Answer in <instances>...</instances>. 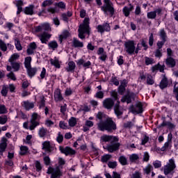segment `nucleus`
<instances>
[{
  "label": "nucleus",
  "mask_w": 178,
  "mask_h": 178,
  "mask_svg": "<svg viewBox=\"0 0 178 178\" xmlns=\"http://www.w3.org/2000/svg\"><path fill=\"white\" fill-rule=\"evenodd\" d=\"M159 35L161 41L157 42L156 43L157 49L162 50V48H163V45H165V42L168 41V35L166 34V31H165V29H161L159 31Z\"/></svg>",
  "instance_id": "7ed1b4c3"
},
{
  "label": "nucleus",
  "mask_w": 178,
  "mask_h": 178,
  "mask_svg": "<svg viewBox=\"0 0 178 178\" xmlns=\"http://www.w3.org/2000/svg\"><path fill=\"white\" fill-rule=\"evenodd\" d=\"M47 12L49 13H51L52 15H55V13H59V10L56 8L50 7L47 8Z\"/></svg>",
  "instance_id": "09e8293b"
},
{
  "label": "nucleus",
  "mask_w": 178,
  "mask_h": 178,
  "mask_svg": "<svg viewBox=\"0 0 178 178\" xmlns=\"http://www.w3.org/2000/svg\"><path fill=\"white\" fill-rule=\"evenodd\" d=\"M170 144H172V142H169L167 140V142H165L164 143V145L161 148V151H162L163 152L166 151V149H168V148H169Z\"/></svg>",
  "instance_id": "0e129e2a"
},
{
  "label": "nucleus",
  "mask_w": 178,
  "mask_h": 178,
  "mask_svg": "<svg viewBox=\"0 0 178 178\" xmlns=\"http://www.w3.org/2000/svg\"><path fill=\"white\" fill-rule=\"evenodd\" d=\"M8 92H9V86L3 85L2 89L1 90V94L2 97H8Z\"/></svg>",
  "instance_id": "2f4dec72"
},
{
  "label": "nucleus",
  "mask_w": 178,
  "mask_h": 178,
  "mask_svg": "<svg viewBox=\"0 0 178 178\" xmlns=\"http://www.w3.org/2000/svg\"><path fill=\"white\" fill-rule=\"evenodd\" d=\"M8 113V108L5 104H0V115H5Z\"/></svg>",
  "instance_id": "37998d69"
},
{
  "label": "nucleus",
  "mask_w": 178,
  "mask_h": 178,
  "mask_svg": "<svg viewBox=\"0 0 178 178\" xmlns=\"http://www.w3.org/2000/svg\"><path fill=\"white\" fill-rule=\"evenodd\" d=\"M48 47L49 49H52L53 51H55L59 45L58 44V42L56 40H52L48 43Z\"/></svg>",
  "instance_id": "473e14b6"
},
{
  "label": "nucleus",
  "mask_w": 178,
  "mask_h": 178,
  "mask_svg": "<svg viewBox=\"0 0 178 178\" xmlns=\"http://www.w3.org/2000/svg\"><path fill=\"white\" fill-rule=\"evenodd\" d=\"M170 164L168 165H165L164 167V175L168 176L170 172H173L176 169V164H175V160L170 159Z\"/></svg>",
  "instance_id": "9d476101"
},
{
  "label": "nucleus",
  "mask_w": 178,
  "mask_h": 178,
  "mask_svg": "<svg viewBox=\"0 0 178 178\" xmlns=\"http://www.w3.org/2000/svg\"><path fill=\"white\" fill-rule=\"evenodd\" d=\"M35 49H37V43L35 42H31L26 49L27 55H34Z\"/></svg>",
  "instance_id": "a211bd4d"
},
{
  "label": "nucleus",
  "mask_w": 178,
  "mask_h": 178,
  "mask_svg": "<svg viewBox=\"0 0 178 178\" xmlns=\"http://www.w3.org/2000/svg\"><path fill=\"white\" fill-rule=\"evenodd\" d=\"M42 149L45 151V152H47V154H51V152H54L55 149H56V147L55 146V144L51 143V142L46 140L42 143Z\"/></svg>",
  "instance_id": "0eeeda50"
},
{
  "label": "nucleus",
  "mask_w": 178,
  "mask_h": 178,
  "mask_svg": "<svg viewBox=\"0 0 178 178\" xmlns=\"http://www.w3.org/2000/svg\"><path fill=\"white\" fill-rule=\"evenodd\" d=\"M72 44L74 48H83V47H84V43L80 42V40H77L76 38H73Z\"/></svg>",
  "instance_id": "cd10ccee"
},
{
  "label": "nucleus",
  "mask_w": 178,
  "mask_h": 178,
  "mask_svg": "<svg viewBox=\"0 0 178 178\" xmlns=\"http://www.w3.org/2000/svg\"><path fill=\"white\" fill-rule=\"evenodd\" d=\"M23 1L22 0H18L17 1V4H16V6H17V15H20V13H22V12H24L23 10Z\"/></svg>",
  "instance_id": "c756f323"
},
{
  "label": "nucleus",
  "mask_w": 178,
  "mask_h": 178,
  "mask_svg": "<svg viewBox=\"0 0 178 178\" xmlns=\"http://www.w3.org/2000/svg\"><path fill=\"white\" fill-rule=\"evenodd\" d=\"M113 136L109 135H104L100 138V143L101 144H104L103 143H109V141H113Z\"/></svg>",
  "instance_id": "393cba45"
},
{
  "label": "nucleus",
  "mask_w": 178,
  "mask_h": 178,
  "mask_svg": "<svg viewBox=\"0 0 178 178\" xmlns=\"http://www.w3.org/2000/svg\"><path fill=\"white\" fill-rule=\"evenodd\" d=\"M78 37L79 38H80L81 40H85L86 39V35L84 34H90V31H88V32L86 31V30L83 29H78Z\"/></svg>",
  "instance_id": "bb28decb"
},
{
  "label": "nucleus",
  "mask_w": 178,
  "mask_h": 178,
  "mask_svg": "<svg viewBox=\"0 0 178 178\" xmlns=\"http://www.w3.org/2000/svg\"><path fill=\"white\" fill-rule=\"evenodd\" d=\"M129 84V81L126 79L120 81V84L118 88V92L120 95H124V92H126V88Z\"/></svg>",
  "instance_id": "1a4fd4ad"
},
{
  "label": "nucleus",
  "mask_w": 178,
  "mask_h": 178,
  "mask_svg": "<svg viewBox=\"0 0 178 178\" xmlns=\"http://www.w3.org/2000/svg\"><path fill=\"white\" fill-rule=\"evenodd\" d=\"M96 29L97 30V33L104 34L105 31L106 33H109V31H111V25L108 22H104L102 24H99Z\"/></svg>",
  "instance_id": "6e6552de"
},
{
  "label": "nucleus",
  "mask_w": 178,
  "mask_h": 178,
  "mask_svg": "<svg viewBox=\"0 0 178 178\" xmlns=\"http://www.w3.org/2000/svg\"><path fill=\"white\" fill-rule=\"evenodd\" d=\"M138 155H137L136 154H133L129 156V161L131 163L136 162V161H138Z\"/></svg>",
  "instance_id": "13d9d810"
},
{
  "label": "nucleus",
  "mask_w": 178,
  "mask_h": 178,
  "mask_svg": "<svg viewBox=\"0 0 178 178\" xmlns=\"http://www.w3.org/2000/svg\"><path fill=\"white\" fill-rule=\"evenodd\" d=\"M52 3H53L52 0H45L42 2V7L47 8V6H51Z\"/></svg>",
  "instance_id": "864d4df0"
},
{
  "label": "nucleus",
  "mask_w": 178,
  "mask_h": 178,
  "mask_svg": "<svg viewBox=\"0 0 178 178\" xmlns=\"http://www.w3.org/2000/svg\"><path fill=\"white\" fill-rule=\"evenodd\" d=\"M56 6L60 9H66V3H65L63 1H59L58 3H56Z\"/></svg>",
  "instance_id": "6e6d98bb"
},
{
  "label": "nucleus",
  "mask_w": 178,
  "mask_h": 178,
  "mask_svg": "<svg viewBox=\"0 0 178 178\" xmlns=\"http://www.w3.org/2000/svg\"><path fill=\"white\" fill-rule=\"evenodd\" d=\"M153 166L154 169H159L162 166V162L159 160H156L153 162Z\"/></svg>",
  "instance_id": "8fccbe9b"
},
{
  "label": "nucleus",
  "mask_w": 178,
  "mask_h": 178,
  "mask_svg": "<svg viewBox=\"0 0 178 178\" xmlns=\"http://www.w3.org/2000/svg\"><path fill=\"white\" fill-rule=\"evenodd\" d=\"M59 149L61 154H65L66 156H69V155H76V150L73 149L69 146H66L65 147H63V146H60Z\"/></svg>",
  "instance_id": "9b49d317"
},
{
  "label": "nucleus",
  "mask_w": 178,
  "mask_h": 178,
  "mask_svg": "<svg viewBox=\"0 0 178 178\" xmlns=\"http://www.w3.org/2000/svg\"><path fill=\"white\" fill-rule=\"evenodd\" d=\"M54 101L55 102H62L64 98L62 95V91L60 89L57 88L54 92Z\"/></svg>",
  "instance_id": "dca6fc26"
},
{
  "label": "nucleus",
  "mask_w": 178,
  "mask_h": 178,
  "mask_svg": "<svg viewBox=\"0 0 178 178\" xmlns=\"http://www.w3.org/2000/svg\"><path fill=\"white\" fill-rule=\"evenodd\" d=\"M135 97L136 93L134 92H131L130 95L126 94L122 97L121 102L123 104H124V102H127V104H131L132 99H134Z\"/></svg>",
  "instance_id": "4468645a"
},
{
  "label": "nucleus",
  "mask_w": 178,
  "mask_h": 178,
  "mask_svg": "<svg viewBox=\"0 0 178 178\" xmlns=\"http://www.w3.org/2000/svg\"><path fill=\"white\" fill-rule=\"evenodd\" d=\"M162 120H163V122L160 125H159L157 127V129H161V127H165L168 126V129L170 130H172V129H175V127H176V126L173 123H172L170 122H165V117L162 118Z\"/></svg>",
  "instance_id": "6ab92c4d"
},
{
  "label": "nucleus",
  "mask_w": 178,
  "mask_h": 178,
  "mask_svg": "<svg viewBox=\"0 0 178 178\" xmlns=\"http://www.w3.org/2000/svg\"><path fill=\"white\" fill-rule=\"evenodd\" d=\"M113 106H115V100H113V99L108 97V98H106L103 101V107L105 109H108V111H111V109H112Z\"/></svg>",
  "instance_id": "f8f14e48"
},
{
  "label": "nucleus",
  "mask_w": 178,
  "mask_h": 178,
  "mask_svg": "<svg viewBox=\"0 0 178 178\" xmlns=\"http://www.w3.org/2000/svg\"><path fill=\"white\" fill-rule=\"evenodd\" d=\"M104 5L101 7V10L104 12V15L109 13L110 17H113L115 15V7L113 3L111 0H104Z\"/></svg>",
  "instance_id": "f03ea898"
},
{
  "label": "nucleus",
  "mask_w": 178,
  "mask_h": 178,
  "mask_svg": "<svg viewBox=\"0 0 178 178\" xmlns=\"http://www.w3.org/2000/svg\"><path fill=\"white\" fill-rule=\"evenodd\" d=\"M118 141H119V139L116 136H114L113 140L111 141V144L106 146L107 151H108L111 154L113 152L118 151L120 147V143H116Z\"/></svg>",
  "instance_id": "20e7f679"
},
{
  "label": "nucleus",
  "mask_w": 178,
  "mask_h": 178,
  "mask_svg": "<svg viewBox=\"0 0 178 178\" xmlns=\"http://www.w3.org/2000/svg\"><path fill=\"white\" fill-rule=\"evenodd\" d=\"M147 19H156V12H155V11L149 12V13H147Z\"/></svg>",
  "instance_id": "de8ad7c7"
},
{
  "label": "nucleus",
  "mask_w": 178,
  "mask_h": 178,
  "mask_svg": "<svg viewBox=\"0 0 178 178\" xmlns=\"http://www.w3.org/2000/svg\"><path fill=\"white\" fill-rule=\"evenodd\" d=\"M98 129L100 130V131H108V133H111V131H113L114 130H116V123L113 122V120L111 118H108L104 121H101L98 125Z\"/></svg>",
  "instance_id": "f257e3e1"
},
{
  "label": "nucleus",
  "mask_w": 178,
  "mask_h": 178,
  "mask_svg": "<svg viewBox=\"0 0 178 178\" xmlns=\"http://www.w3.org/2000/svg\"><path fill=\"white\" fill-rule=\"evenodd\" d=\"M50 63L53 66L56 67V69H60V64L59 63V60L50 59Z\"/></svg>",
  "instance_id": "58836bf2"
},
{
  "label": "nucleus",
  "mask_w": 178,
  "mask_h": 178,
  "mask_svg": "<svg viewBox=\"0 0 178 178\" xmlns=\"http://www.w3.org/2000/svg\"><path fill=\"white\" fill-rule=\"evenodd\" d=\"M20 151L19 155H21V156H24V155H27V154L30 153V151H29V147L27 146H21Z\"/></svg>",
  "instance_id": "7c9ffc66"
},
{
  "label": "nucleus",
  "mask_w": 178,
  "mask_h": 178,
  "mask_svg": "<svg viewBox=\"0 0 178 178\" xmlns=\"http://www.w3.org/2000/svg\"><path fill=\"white\" fill-rule=\"evenodd\" d=\"M8 122V116L7 115H3L0 116V124H6Z\"/></svg>",
  "instance_id": "680f3d73"
},
{
  "label": "nucleus",
  "mask_w": 178,
  "mask_h": 178,
  "mask_svg": "<svg viewBox=\"0 0 178 178\" xmlns=\"http://www.w3.org/2000/svg\"><path fill=\"white\" fill-rule=\"evenodd\" d=\"M137 108L138 110L136 108ZM130 111L131 113H137V115H139V113H143L144 112V108H143V104L141 102L137 103L136 104V107L134 106H131Z\"/></svg>",
  "instance_id": "ddd939ff"
},
{
  "label": "nucleus",
  "mask_w": 178,
  "mask_h": 178,
  "mask_svg": "<svg viewBox=\"0 0 178 178\" xmlns=\"http://www.w3.org/2000/svg\"><path fill=\"white\" fill-rule=\"evenodd\" d=\"M68 124L70 127H74L77 124V120L74 117H71L68 120Z\"/></svg>",
  "instance_id": "c9c22d12"
},
{
  "label": "nucleus",
  "mask_w": 178,
  "mask_h": 178,
  "mask_svg": "<svg viewBox=\"0 0 178 178\" xmlns=\"http://www.w3.org/2000/svg\"><path fill=\"white\" fill-rule=\"evenodd\" d=\"M111 83H113V84H114V86H116L117 87L120 84L119 80H118V77H116L115 74H113L111 78Z\"/></svg>",
  "instance_id": "4d7b16f0"
},
{
  "label": "nucleus",
  "mask_w": 178,
  "mask_h": 178,
  "mask_svg": "<svg viewBox=\"0 0 178 178\" xmlns=\"http://www.w3.org/2000/svg\"><path fill=\"white\" fill-rule=\"evenodd\" d=\"M118 162L122 165L126 166V165H129V163H127V159L124 156H120L118 158Z\"/></svg>",
  "instance_id": "f704fd0d"
},
{
  "label": "nucleus",
  "mask_w": 178,
  "mask_h": 178,
  "mask_svg": "<svg viewBox=\"0 0 178 178\" xmlns=\"http://www.w3.org/2000/svg\"><path fill=\"white\" fill-rule=\"evenodd\" d=\"M35 168L36 172H41V170H42V165H41V163L39 161L35 162Z\"/></svg>",
  "instance_id": "49530a36"
},
{
  "label": "nucleus",
  "mask_w": 178,
  "mask_h": 178,
  "mask_svg": "<svg viewBox=\"0 0 178 178\" xmlns=\"http://www.w3.org/2000/svg\"><path fill=\"white\" fill-rule=\"evenodd\" d=\"M165 65L168 67L173 68L176 66V60L173 57H167Z\"/></svg>",
  "instance_id": "4be33fe9"
},
{
  "label": "nucleus",
  "mask_w": 178,
  "mask_h": 178,
  "mask_svg": "<svg viewBox=\"0 0 178 178\" xmlns=\"http://www.w3.org/2000/svg\"><path fill=\"white\" fill-rule=\"evenodd\" d=\"M24 66L26 69H29V67H31V56H28L25 58Z\"/></svg>",
  "instance_id": "e433bc0d"
},
{
  "label": "nucleus",
  "mask_w": 178,
  "mask_h": 178,
  "mask_svg": "<svg viewBox=\"0 0 178 178\" xmlns=\"http://www.w3.org/2000/svg\"><path fill=\"white\" fill-rule=\"evenodd\" d=\"M145 65L149 66V65H152V63H154V58L145 57Z\"/></svg>",
  "instance_id": "5fc2aeb1"
},
{
  "label": "nucleus",
  "mask_w": 178,
  "mask_h": 178,
  "mask_svg": "<svg viewBox=\"0 0 178 178\" xmlns=\"http://www.w3.org/2000/svg\"><path fill=\"white\" fill-rule=\"evenodd\" d=\"M125 51L128 55H134L136 51V43L134 40H128L124 42Z\"/></svg>",
  "instance_id": "423d86ee"
},
{
  "label": "nucleus",
  "mask_w": 178,
  "mask_h": 178,
  "mask_svg": "<svg viewBox=\"0 0 178 178\" xmlns=\"http://www.w3.org/2000/svg\"><path fill=\"white\" fill-rule=\"evenodd\" d=\"M19 56L17 54H13L10 58L8 60V62H10V63H14L15 60H17V59H19Z\"/></svg>",
  "instance_id": "a18cd8bd"
},
{
  "label": "nucleus",
  "mask_w": 178,
  "mask_h": 178,
  "mask_svg": "<svg viewBox=\"0 0 178 178\" xmlns=\"http://www.w3.org/2000/svg\"><path fill=\"white\" fill-rule=\"evenodd\" d=\"M169 84V81L168 80V78L166 77V75H163V78L160 82L159 88L161 90H165L168 87V85Z\"/></svg>",
  "instance_id": "5701e85b"
},
{
  "label": "nucleus",
  "mask_w": 178,
  "mask_h": 178,
  "mask_svg": "<svg viewBox=\"0 0 178 178\" xmlns=\"http://www.w3.org/2000/svg\"><path fill=\"white\" fill-rule=\"evenodd\" d=\"M111 95L114 102L119 100V97H118V92H116V90H113L111 92Z\"/></svg>",
  "instance_id": "052dcab7"
},
{
  "label": "nucleus",
  "mask_w": 178,
  "mask_h": 178,
  "mask_svg": "<svg viewBox=\"0 0 178 178\" xmlns=\"http://www.w3.org/2000/svg\"><path fill=\"white\" fill-rule=\"evenodd\" d=\"M97 54V55H100L99 57V60H102V62H105L106 60L108 55L106 54V51H105L104 47H99Z\"/></svg>",
  "instance_id": "2eb2a0df"
},
{
  "label": "nucleus",
  "mask_w": 178,
  "mask_h": 178,
  "mask_svg": "<svg viewBox=\"0 0 178 178\" xmlns=\"http://www.w3.org/2000/svg\"><path fill=\"white\" fill-rule=\"evenodd\" d=\"M24 13L29 16H33V15H34V5L31 4L29 6L25 7Z\"/></svg>",
  "instance_id": "b1692460"
},
{
  "label": "nucleus",
  "mask_w": 178,
  "mask_h": 178,
  "mask_svg": "<svg viewBox=\"0 0 178 178\" xmlns=\"http://www.w3.org/2000/svg\"><path fill=\"white\" fill-rule=\"evenodd\" d=\"M70 37V33L67 30H65L63 31L62 34L59 35L58 37V41L60 44H62L64 40H67Z\"/></svg>",
  "instance_id": "aec40b11"
},
{
  "label": "nucleus",
  "mask_w": 178,
  "mask_h": 178,
  "mask_svg": "<svg viewBox=\"0 0 178 178\" xmlns=\"http://www.w3.org/2000/svg\"><path fill=\"white\" fill-rule=\"evenodd\" d=\"M148 141H149V136H148L147 135H144V138L142 139L140 145H145V144H147V143H148Z\"/></svg>",
  "instance_id": "338daca9"
},
{
  "label": "nucleus",
  "mask_w": 178,
  "mask_h": 178,
  "mask_svg": "<svg viewBox=\"0 0 178 178\" xmlns=\"http://www.w3.org/2000/svg\"><path fill=\"white\" fill-rule=\"evenodd\" d=\"M24 108L26 111H30L34 108V103L29 102H24Z\"/></svg>",
  "instance_id": "72a5a7b5"
},
{
  "label": "nucleus",
  "mask_w": 178,
  "mask_h": 178,
  "mask_svg": "<svg viewBox=\"0 0 178 178\" xmlns=\"http://www.w3.org/2000/svg\"><path fill=\"white\" fill-rule=\"evenodd\" d=\"M43 161L46 166H49V165H51V159L48 156H44Z\"/></svg>",
  "instance_id": "e2e57ef3"
},
{
  "label": "nucleus",
  "mask_w": 178,
  "mask_h": 178,
  "mask_svg": "<svg viewBox=\"0 0 178 178\" xmlns=\"http://www.w3.org/2000/svg\"><path fill=\"white\" fill-rule=\"evenodd\" d=\"M154 41H155V40L154 39V33H150V35L149 36V47H152L154 45Z\"/></svg>",
  "instance_id": "69168bd1"
},
{
  "label": "nucleus",
  "mask_w": 178,
  "mask_h": 178,
  "mask_svg": "<svg viewBox=\"0 0 178 178\" xmlns=\"http://www.w3.org/2000/svg\"><path fill=\"white\" fill-rule=\"evenodd\" d=\"M130 10H129V7L124 6L122 8V13L125 17H129L130 16Z\"/></svg>",
  "instance_id": "c03bdc74"
},
{
  "label": "nucleus",
  "mask_w": 178,
  "mask_h": 178,
  "mask_svg": "<svg viewBox=\"0 0 178 178\" xmlns=\"http://www.w3.org/2000/svg\"><path fill=\"white\" fill-rule=\"evenodd\" d=\"M76 69V63L74 61H70L68 63V67L66 68L67 72L73 73Z\"/></svg>",
  "instance_id": "c85d7f7f"
},
{
  "label": "nucleus",
  "mask_w": 178,
  "mask_h": 178,
  "mask_svg": "<svg viewBox=\"0 0 178 178\" xmlns=\"http://www.w3.org/2000/svg\"><path fill=\"white\" fill-rule=\"evenodd\" d=\"M28 76L31 79L34 77L37 74V67H30L26 68Z\"/></svg>",
  "instance_id": "a878e982"
},
{
  "label": "nucleus",
  "mask_w": 178,
  "mask_h": 178,
  "mask_svg": "<svg viewBox=\"0 0 178 178\" xmlns=\"http://www.w3.org/2000/svg\"><path fill=\"white\" fill-rule=\"evenodd\" d=\"M47 173V175H51L50 178H60L62 177V175H63L59 167H56V168L49 167Z\"/></svg>",
  "instance_id": "39448f33"
},
{
  "label": "nucleus",
  "mask_w": 178,
  "mask_h": 178,
  "mask_svg": "<svg viewBox=\"0 0 178 178\" xmlns=\"http://www.w3.org/2000/svg\"><path fill=\"white\" fill-rule=\"evenodd\" d=\"M85 62L86 61L84 60V59L81 58L77 60L76 65L78 66H83L86 69H90V66H91V61L88 60L86 63H85Z\"/></svg>",
  "instance_id": "412c9836"
},
{
  "label": "nucleus",
  "mask_w": 178,
  "mask_h": 178,
  "mask_svg": "<svg viewBox=\"0 0 178 178\" xmlns=\"http://www.w3.org/2000/svg\"><path fill=\"white\" fill-rule=\"evenodd\" d=\"M8 79H10V80H13V81H16V76L15 75V73L13 72H9L7 75Z\"/></svg>",
  "instance_id": "bf43d9fd"
},
{
  "label": "nucleus",
  "mask_w": 178,
  "mask_h": 178,
  "mask_svg": "<svg viewBox=\"0 0 178 178\" xmlns=\"http://www.w3.org/2000/svg\"><path fill=\"white\" fill-rule=\"evenodd\" d=\"M0 49L3 52H6V51L8 50V47H6V44H5L2 40H0Z\"/></svg>",
  "instance_id": "603ef678"
},
{
  "label": "nucleus",
  "mask_w": 178,
  "mask_h": 178,
  "mask_svg": "<svg viewBox=\"0 0 178 178\" xmlns=\"http://www.w3.org/2000/svg\"><path fill=\"white\" fill-rule=\"evenodd\" d=\"M47 129L44 127L40 128L38 132L39 137H40V138H44V137L47 136Z\"/></svg>",
  "instance_id": "4c0bfd02"
},
{
  "label": "nucleus",
  "mask_w": 178,
  "mask_h": 178,
  "mask_svg": "<svg viewBox=\"0 0 178 178\" xmlns=\"http://www.w3.org/2000/svg\"><path fill=\"white\" fill-rule=\"evenodd\" d=\"M95 98H97L98 99H102V98H104V92H102V91H98V92L95 95Z\"/></svg>",
  "instance_id": "774afa93"
},
{
  "label": "nucleus",
  "mask_w": 178,
  "mask_h": 178,
  "mask_svg": "<svg viewBox=\"0 0 178 178\" xmlns=\"http://www.w3.org/2000/svg\"><path fill=\"white\" fill-rule=\"evenodd\" d=\"M111 159V155L109 154H105L102 156L101 161L103 163H106L108 161Z\"/></svg>",
  "instance_id": "3c124183"
},
{
  "label": "nucleus",
  "mask_w": 178,
  "mask_h": 178,
  "mask_svg": "<svg viewBox=\"0 0 178 178\" xmlns=\"http://www.w3.org/2000/svg\"><path fill=\"white\" fill-rule=\"evenodd\" d=\"M10 65L14 69L15 72H19V70H20V63L14 62V63H10Z\"/></svg>",
  "instance_id": "a19ab883"
},
{
  "label": "nucleus",
  "mask_w": 178,
  "mask_h": 178,
  "mask_svg": "<svg viewBox=\"0 0 178 178\" xmlns=\"http://www.w3.org/2000/svg\"><path fill=\"white\" fill-rule=\"evenodd\" d=\"M15 45L17 51H22L23 47H22V43H20V40L15 39Z\"/></svg>",
  "instance_id": "79ce46f5"
},
{
  "label": "nucleus",
  "mask_w": 178,
  "mask_h": 178,
  "mask_svg": "<svg viewBox=\"0 0 178 178\" xmlns=\"http://www.w3.org/2000/svg\"><path fill=\"white\" fill-rule=\"evenodd\" d=\"M79 29H83V30H85V31L88 32L90 30H91V28H90V18L89 17H85L83 20V23L79 26Z\"/></svg>",
  "instance_id": "f3484780"
},
{
  "label": "nucleus",
  "mask_w": 178,
  "mask_h": 178,
  "mask_svg": "<svg viewBox=\"0 0 178 178\" xmlns=\"http://www.w3.org/2000/svg\"><path fill=\"white\" fill-rule=\"evenodd\" d=\"M37 126H40V122L38 121H31V125L29 126V130L33 131L35 129Z\"/></svg>",
  "instance_id": "ea45409f"
}]
</instances>
